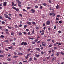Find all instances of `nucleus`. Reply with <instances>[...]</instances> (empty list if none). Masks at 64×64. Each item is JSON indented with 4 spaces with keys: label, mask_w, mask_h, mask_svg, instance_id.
Returning a JSON list of instances; mask_svg holds the SVG:
<instances>
[{
    "label": "nucleus",
    "mask_w": 64,
    "mask_h": 64,
    "mask_svg": "<svg viewBox=\"0 0 64 64\" xmlns=\"http://www.w3.org/2000/svg\"><path fill=\"white\" fill-rule=\"evenodd\" d=\"M16 2L18 4H21L22 3V2H20L19 0H16Z\"/></svg>",
    "instance_id": "f257e3e1"
},
{
    "label": "nucleus",
    "mask_w": 64,
    "mask_h": 64,
    "mask_svg": "<svg viewBox=\"0 0 64 64\" xmlns=\"http://www.w3.org/2000/svg\"><path fill=\"white\" fill-rule=\"evenodd\" d=\"M46 24L47 25H49L50 24V21H48L46 23Z\"/></svg>",
    "instance_id": "f03ea898"
},
{
    "label": "nucleus",
    "mask_w": 64,
    "mask_h": 64,
    "mask_svg": "<svg viewBox=\"0 0 64 64\" xmlns=\"http://www.w3.org/2000/svg\"><path fill=\"white\" fill-rule=\"evenodd\" d=\"M56 59V57H53L52 58V62H53V61H54V60H55V59Z\"/></svg>",
    "instance_id": "7ed1b4c3"
},
{
    "label": "nucleus",
    "mask_w": 64,
    "mask_h": 64,
    "mask_svg": "<svg viewBox=\"0 0 64 64\" xmlns=\"http://www.w3.org/2000/svg\"><path fill=\"white\" fill-rule=\"evenodd\" d=\"M30 11H31L32 12V13H34V12H35V11L34 10V9H31V10H30Z\"/></svg>",
    "instance_id": "20e7f679"
},
{
    "label": "nucleus",
    "mask_w": 64,
    "mask_h": 64,
    "mask_svg": "<svg viewBox=\"0 0 64 64\" xmlns=\"http://www.w3.org/2000/svg\"><path fill=\"white\" fill-rule=\"evenodd\" d=\"M35 56H36V58H38V57H39L40 56V55L38 54V55H37V54H36L35 55Z\"/></svg>",
    "instance_id": "39448f33"
},
{
    "label": "nucleus",
    "mask_w": 64,
    "mask_h": 64,
    "mask_svg": "<svg viewBox=\"0 0 64 64\" xmlns=\"http://www.w3.org/2000/svg\"><path fill=\"white\" fill-rule=\"evenodd\" d=\"M59 5L57 4V6H56V9H59Z\"/></svg>",
    "instance_id": "423d86ee"
},
{
    "label": "nucleus",
    "mask_w": 64,
    "mask_h": 64,
    "mask_svg": "<svg viewBox=\"0 0 64 64\" xmlns=\"http://www.w3.org/2000/svg\"><path fill=\"white\" fill-rule=\"evenodd\" d=\"M4 52V51L2 50H0V53L2 54V53H3Z\"/></svg>",
    "instance_id": "0eeeda50"
},
{
    "label": "nucleus",
    "mask_w": 64,
    "mask_h": 64,
    "mask_svg": "<svg viewBox=\"0 0 64 64\" xmlns=\"http://www.w3.org/2000/svg\"><path fill=\"white\" fill-rule=\"evenodd\" d=\"M36 49L37 51H40V48H36Z\"/></svg>",
    "instance_id": "6e6552de"
},
{
    "label": "nucleus",
    "mask_w": 64,
    "mask_h": 64,
    "mask_svg": "<svg viewBox=\"0 0 64 64\" xmlns=\"http://www.w3.org/2000/svg\"><path fill=\"white\" fill-rule=\"evenodd\" d=\"M7 4V2H4V6H6Z\"/></svg>",
    "instance_id": "1a4fd4ad"
},
{
    "label": "nucleus",
    "mask_w": 64,
    "mask_h": 64,
    "mask_svg": "<svg viewBox=\"0 0 64 64\" xmlns=\"http://www.w3.org/2000/svg\"><path fill=\"white\" fill-rule=\"evenodd\" d=\"M8 48L9 49H13V47L12 46H11L10 47H8Z\"/></svg>",
    "instance_id": "9d476101"
},
{
    "label": "nucleus",
    "mask_w": 64,
    "mask_h": 64,
    "mask_svg": "<svg viewBox=\"0 0 64 64\" xmlns=\"http://www.w3.org/2000/svg\"><path fill=\"white\" fill-rule=\"evenodd\" d=\"M7 60H8V61H11V58H8L7 59Z\"/></svg>",
    "instance_id": "9b49d317"
},
{
    "label": "nucleus",
    "mask_w": 64,
    "mask_h": 64,
    "mask_svg": "<svg viewBox=\"0 0 64 64\" xmlns=\"http://www.w3.org/2000/svg\"><path fill=\"white\" fill-rule=\"evenodd\" d=\"M27 24H28V25H31V23L30 22H27Z\"/></svg>",
    "instance_id": "f8f14e48"
},
{
    "label": "nucleus",
    "mask_w": 64,
    "mask_h": 64,
    "mask_svg": "<svg viewBox=\"0 0 64 64\" xmlns=\"http://www.w3.org/2000/svg\"><path fill=\"white\" fill-rule=\"evenodd\" d=\"M4 42H5L7 43L8 42V40H4Z\"/></svg>",
    "instance_id": "ddd939ff"
},
{
    "label": "nucleus",
    "mask_w": 64,
    "mask_h": 64,
    "mask_svg": "<svg viewBox=\"0 0 64 64\" xmlns=\"http://www.w3.org/2000/svg\"><path fill=\"white\" fill-rule=\"evenodd\" d=\"M38 41V38H36V40L34 41L35 42H37Z\"/></svg>",
    "instance_id": "4468645a"
},
{
    "label": "nucleus",
    "mask_w": 64,
    "mask_h": 64,
    "mask_svg": "<svg viewBox=\"0 0 64 64\" xmlns=\"http://www.w3.org/2000/svg\"><path fill=\"white\" fill-rule=\"evenodd\" d=\"M4 57V56H3V55H1V54H0V57L2 58Z\"/></svg>",
    "instance_id": "2eb2a0df"
},
{
    "label": "nucleus",
    "mask_w": 64,
    "mask_h": 64,
    "mask_svg": "<svg viewBox=\"0 0 64 64\" xmlns=\"http://www.w3.org/2000/svg\"><path fill=\"white\" fill-rule=\"evenodd\" d=\"M18 35L19 36H20V35H22V33L21 32H19L18 33Z\"/></svg>",
    "instance_id": "dca6fc26"
},
{
    "label": "nucleus",
    "mask_w": 64,
    "mask_h": 64,
    "mask_svg": "<svg viewBox=\"0 0 64 64\" xmlns=\"http://www.w3.org/2000/svg\"><path fill=\"white\" fill-rule=\"evenodd\" d=\"M15 10L16 11H18L19 10V9L18 8H16V9Z\"/></svg>",
    "instance_id": "f3484780"
},
{
    "label": "nucleus",
    "mask_w": 64,
    "mask_h": 64,
    "mask_svg": "<svg viewBox=\"0 0 64 64\" xmlns=\"http://www.w3.org/2000/svg\"><path fill=\"white\" fill-rule=\"evenodd\" d=\"M14 2H12V6H14Z\"/></svg>",
    "instance_id": "a211bd4d"
},
{
    "label": "nucleus",
    "mask_w": 64,
    "mask_h": 64,
    "mask_svg": "<svg viewBox=\"0 0 64 64\" xmlns=\"http://www.w3.org/2000/svg\"><path fill=\"white\" fill-rule=\"evenodd\" d=\"M34 30H33L32 32V34H34Z\"/></svg>",
    "instance_id": "6ab92c4d"
},
{
    "label": "nucleus",
    "mask_w": 64,
    "mask_h": 64,
    "mask_svg": "<svg viewBox=\"0 0 64 64\" xmlns=\"http://www.w3.org/2000/svg\"><path fill=\"white\" fill-rule=\"evenodd\" d=\"M42 4L44 6H47V4L45 3H44Z\"/></svg>",
    "instance_id": "aec40b11"
},
{
    "label": "nucleus",
    "mask_w": 64,
    "mask_h": 64,
    "mask_svg": "<svg viewBox=\"0 0 64 64\" xmlns=\"http://www.w3.org/2000/svg\"><path fill=\"white\" fill-rule=\"evenodd\" d=\"M60 54L61 55H64V53L63 52H60Z\"/></svg>",
    "instance_id": "412c9836"
},
{
    "label": "nucleus",
    "mask_w": 64,
    "mask_h": 64,
    "mask_svg": "<svg viewBox=\"0 0 64 64\" xmlns=\"http://www.w3.org/2000/svg\"><path fill=\"white\" fill-rule=\"evenodd\" d=\"M27 44L26 42H24V46H26V45H27Z\"/></svg>",
    "instance_id": "4be33fe9"
},
{
    "label": "nucleus",
    "mask_w": 64,
    "mask_h": 64,
    "mask_svg": "<svg viewBox=\"0 0 64 64\" xmlns=\"http://www.w3.org/2000/svg\"><path fill=\"white\" fill-rule=\"evenodd\" d=\"M12 8L13 9H14V10H16V8L14 7V6L12 7Z\"/></svg>",
    "instance_id": "5701e85b"
},
{
    "label": "nucleus",
    "mask_w": 64,
    "mask_h": 64,
    "mask_svg": "<svg viewBox=\"0 0 64 64\" xmlns=\"http://www.w3.org/2000/svg\"><path fill=\"white\" fill-rule=\"evenodd\" d=\"M32 60V58H30L29 61H31Z\"/></svg>",
    "instance_id": "b1692460"
},
{
    "label": "nucleus",
    "mask_w": 64,
    "mask_h": 64,
    "mask_svg": "<svg viewBox=\"0 0 64 64\" xmlns=\"http://www.w3.org/2000/svg\"><path fill=\"white\" fill-rule=\"evenodd\" d=\"M52 15L53 16V17H55V14L54 13H52Z\"/></svg>",
    "instance_id": "393cba45"
},
{
    "label": "nucleus",
    "mask_w": 64,
    "mask_h": 64,
    "mask_svg": "<svg viewBox=\"0 0 64 64\" xmlns=\"http://www.w3.org/2000/svg\"><path fill=\"white\" fill-rule=\"evenodd\" d=\"M0 37H1V38H4V36L3 35H1L0 36Z\"/></svg>",
    "instance_id": "a878e982"
},
{
    "label": "nucleus",
    "mask_w": 64,
    "mask_h": 64,
    "mask_svg": "<svg viewBox=\"0 0 64 64\" xmlns=\"http://www.w3.org/2000/svg\"><path fill=\"white\" fill-rule=\"evenodd\" d=\"M32 24L33 25H36V23L35 22H33L32 23Z\"/></svg>",
    "instance_id": "bb28decb"
},
{
    "label": "nucleus",
    "mask_w": 64,
    "mask_h": 64,
    "mask_svg": "<svg viewBox=\"0 0 64 64\" xmlns=\"http://www.w3.org/2000/svg\"><path fill=\"white\" fill-rule=\"evenodd\" d=\"M29 39H31V40H33L34 38H29Z\"/></svg>",
    "instance_id": "cd10ccee"
},
{
    "label": "nucleus",
    "mask_w": 64,
    "mask_h": 64,
    "mask_svg": "<svg viewBox=\"0 0 64 64\" xmlns=\"http://www.w3.org/2000/svg\"><path fill=\"white\" fill-rule=\"evenodd\" d=\"M8 29H12V27H10L9 26H8Z\"/></svg>",
    "instance_id": "c85d7f7f"
},
{
    "label": "nucleus",
    "mask_w": 64,
    "mask_h": 64,
    "mask_svg": "<svg viewBox=\"0 0 64 64\" xmlns=\"http://www.w3.org/2000/svg\"><path fill=\"white\" fill-rule=\"evenodd\" d=\"M18 56H13V58H17V57H18Z\"/></svg>",
    "instance_id": "c756f323"
},
{
    "label": "nucleus",
    "mask_w": 64,
    "mask_h": 64,
    "mask_svg": "<svg viewBox=\"0 0 64 64\" xmlns=\"http://www.w3.org/2000/svg\"><path fill=\"white\" fill-rule=\"evenodd\" d=\"M31 48H29L27 50L28 51V52H29V51H30L31 50Z\"/></svg>",
    "instance_id": "7c9ffc66"
},
{
    "label": "nucleus",
    "mask_w": 64,
    "mask_h": 64,
    "mask_svg": "<svg viewBox=\"0 0 64 64\" xmlns=\"http://www.w3.org/2000/svg\"><path fill=\"white\" fill-rule=\"evenodd\" d=\"M24 42H22V43L21 44V45H24Z\"/></svg>",
    "instance_id": "2f4dec72"
},
{
    "label": "nucleus",
    "mask_w": 64,
    "mask_h": 64,
    "mask_svg": "<svg viewBox=\"0 0 64 64\" xmlns=\"http://www.w3.org/2000/svg\"><path fill=\"white\" fill-rule=\"evenodd\" d=\"M18 55H23V54L20 53L18 54Z\"/></svg>",
    "instance_id": "473e14b6"
},
{
    "label": "nucleus",
    "mask_w": 64,
    "mask_h": 64,
    "mask_svg": "<svg viewBox=\"0 0 64 64\" xmlns=\"http://www.w3.org/2000/svg\"><path fill=\"white\" fill-rule=\"evenodd\" d=\"M34 60H37V58H36L35 57H34Z\"/></svg>",
    "instance_id": "72a5a7b5"
},
{
    "label": "nucleus",
    "mask_w": 64,
    "mask_h": 64,
    "mask_svg": "<svg viewBox=\"0 0 64 64\" xmlns=\"http://www.w3.org/2000/svg\"><path fill=\"white\" fill-rule=\"evenodd\" d=\"M42 46L44 47H45L46 46V45H45L44 44H42Z\"/></svg>",
    "instance_id": "f704fd0d"
},
{
    "label": "nucleus",
    "mask_w": 64,
    "mask_h": 64,
    "mask_svg": "<svg viewBox=\"0 0 64 64\" xmlns=\"http://www.w3.org/2000/svg\"><path fill=\"white\" fill-rule=\"evenodd\" d=\"M11 35L12 36H13V35H14V32H11Z\"/></svg>",
    "instance_id": "c9c22d12"
},
{
    "label": "nucleus",
    "mask_w": 64,
    "mask_h": 64,
    "mask_svg": "<svg viewBox=\"0 0 64 64\" xmlns=\"http://www.w3.org/2000/svg\"><path fill=\"white\" fill-rule=\"evenodd\" d=\"M58 32L59 33H62V32L60 31H58Z\"/></svg>",
    "instance_id": "e433bc0d"
},
{
    "label": "nucleus",
    "mask_w": 64,
    "mask_h": 64,
    "mask_svg": "<svg viewBox=\"0 0 64 64\" xmlns=\"http://www.w3.org/2000/svg\"><path fill=\"white\" fill-rule=\"evenodd\" d=\"M27 9H29L31 8V7L28 6L27 7Z\"/></svg>",
    "instance_id": "4c0bfd02"
},
{
    "label": "nucleus",
    "mask_w": 64,
    "mask_h": 64,
    "mask_svg": "<svg viewBox=\"0 0 64 64\" xmlns=\"http://www.w3.org/2000/svg\"><path fill=\"white\" fill-rule=\"evenodd\" d=\"M51 40V39H48L47 40L48 42H49Z\"/></svg>",
    "instance_id": "58836bf2"
},
{
    "label": "nucleus",
    "mask_w": 64,
    "mask_h": 64,
    "mask_svg": "<svg viewBox=\"0 0 64 64\" xmlns=\"http://www.w3.org/2000/svg\"><path fill=\"white\" fill-rule=\"evenodd\" d=\"M28 56H26V59H28Z\"/></svg>",
    "instance_id": "ea45409f"
},
{
    "label": "nucleus",
    "mask_w": 64,
    "mask_h": 64,
    "mask_svg": "<svg viewBox=\"0 0 64 64\" xmlns=\"http://www.w3.org/2000/svg\"><path fill=\"white\" fill-rule=\"evenodd\" d=\"M2 24H5V22L3 21L2 22Z\"/></svg>",
    "instance_id": "a19ab883"
},
{
    "label": "nucleus",
    "mask_w": 64,
    "mask_h": 64,
    "mask_svg": "<svg viewBox=\"0 0 64 64\" xmlns=\"http://www.w3.org/2000/svg\"><path fill=\"white\" fill-rule=\"evenodd\" d=\"M5 17L6 18H8V15H6V16H5Z\"/></svg>",
    "instance_id": "79ce46f5"
},
{
    "label": "nucleus",
    "mask_w": 64,
    "mask_h": 64,
    "mask_svg": "<svg viewBox=\"0 0 64 64\" xmlns=\"http://www.w3.org/2000/svg\"><path fill=\"white\" fill-rule=\"evenodd\" d=\"M27 25H24V28H27Z\"/></svg>",
    "instance_id": "37998d69"
},
{
    "label": "nucleus",
    "mask_w": 64,
    "mask_h": 64,
    "mask_svg": "<svg viewBox=\"0 0 64 64\" xmlns=\"http://www.w3.org/2000/svg\"><path fill=\"white\" fill-rule=\"evenodd\" d=\"M59 53H58L56 54V56H59Z\"/></svg>",
    "instance_id": "c03bdc74"
},
{
    "label": "nucleus",
    "mask_w": 64,
    "mask_h": 64,
    "mask_svg": "<svg viewBox=\"0 0 64 64\" xmlns=\"http://www.w3.org/2000/svg\"><path fill=\"white\" fill-rule=\"evenodd\" d=\"M5 31L6 32H8L9 31V30L7 29H6Z\"/></svg>",
    "instance_id": "a18cd8bd"
},
{
    "label": "nucleus",
    "mask_w": 64,
    "mask_h": 64,
    "mask_svg": "<svg viewBox=\"0 0 64 64\" xmlns=\"http://www.w3.org/2000/svg\"><path fill=\"white\" fill-rule=\"evenodd\" d=\"M62 45V44L59 43V44L58 45V46H59V45Z\"/></svg>",
    "instance_id": "49530a36"
},
{
    "label": "nucleus",
    "mask_w": 64,
    "mask_h": 64,
    "mask_svg": "<svg viewBox=\"0 0 64 64\" xmlns=\"http://www.w3.org/2000/svg\"><path fill=\"white\" fill-rule=\"evenodd\" d=\"M18 49L19 50H22V48L20 47H19L18 48Z\"/></svg>",
    "instance_id": "de8ad7c7"
},
{
    "label": "nucleus",
    "mask_w": 64,
    "mask_h": 64,
    "mask_svg": "<svg viewBox=\"0 0 64 64\" xmlns=\"http://www.w3.org/2000/svg\"><path fill=\"white\" fill-rule=\"evenodd\" d=\"M22 24H20L18 26V27H22Z\"/></svg>",
    "instance_id": "09e8293b"
},
{
    "label": "nucleus",
    "mask_w": 64,
    "mask_h": 64,
    "mask_svg": "<svg viewBox=\"0 0 64 64\" xmlns=\"http://www.w3.org/2000/svg\"><path fill=\"white\" fill-rule=\"evenodd\" d=\"M19 15L20 16H21L22 17V14H19Z\"/></svg>",
    "instance_id": "8fccbe9b"
},
{
    "label": "nucleus",
    "mask_w": 64,
    "mask_h": 64,
    "mask_svg": "<svg viewBox=\"0 0 64 64\" xmlns=\"http://www.w3.org/2000/svg\"><path fill=\"white\" fill-rule=\"evenodd\" d=\"M44 34V32H43L41 33V35H43Z\"/></svg>",
    "instance_id": "3c124183"
},
{
    "label": "nucleus",
    "mask_w": 64,
    "mask_h": 64,
    "mask_svg": "<svg viewBox=\"0 0 64 64\" xmlns=\"http://www.w3.org/2000/svg\"><path fill=\"white\" fill-rule=\"evenodd\" d=\"M59 23H60V24H61L62 23V21H59L58 22Z\"/></svg>",
    "instance_id": "603ef678"
},
{
    "label": "nucleus",
    "mask_w": 64,
    "mask_h": 64,
    "mask_svg": "<svg viewBox=\"0 0 64 64\" xmlns=\"http://www.w3.org/2000/svg\"><path fill=\"white\" fill-rule=\"evenodd\" d=\"M51 46H52V44H50L48 46V47H51Z\"/></svg>",
    "instance_id": "864d4df0"
},
{
    "label": "nucleus",
    "mask_w": 64,
    "mask_h": 64,
    "mask_svg": "<svg viewBox=\"0 0 64 64\" xmlns=\"http://www.w3.org/2000/svg\"><path fill=\"white\" fill-rule=\"evenodd\" d=\"M32 44H35V42H32Z\"/></svg>",
    "instance_id": "5fc2aeb1"
},
{
    "label": "nucleus",
    "mask_w": 64,
    "mask_h": 64,
    "mask_svg": "<svg viewBox=\"0 0 64 64\" xmlns=\"http://www.w3.org/2000/svg\"><path fill=\"white\" fill-rule=\"evenodd\" d=\"M28 35H30V32H28Z\"/></svg>",
    "instance_id": "6e6d98bb"
},
{
    "label": "nucleus",
    "mask_w": 64,
    "mask_h": 64,
    "mask_svg": "<svg viewBox=\"0 0 64 64\" xmlns=\"http://www.w3.org/2000/svg\"><path fill=\"white\" fill-rule=\"evenodd\" d=\"M8 19H11V18H10V17H8Z\"/></svg>",
    "instance_id": "4d7b16f0"
},
{
    "label": "nucleus",
    "mask_w": 64,
    "mask_h": 64,
    "mask_svg": "<svg viewBox=\"0 0 64 64\" xmlns=\"http://www.w3.org/2000/svg\"><path fill=\"white\" fill-rule=\"evenodd\" d=\"M18 6H19V7H21V5L19 4H18Z\"/></svg>",
    "instance_id": "13d9d810"
},
{
    "label": "nucleus",
    "mask_w": 64,
    "mask_h": 64,
    "mask_svg": "<svg viewBox=\"0 0 64 64\" xmlns=\"http://www.w3.org/2000/svg\"><path fill=\"white\" fill-rule=\"evenodd\" d=\"M48 2H49V3H51V0H49Z\"/></svg>",
    "instance_id": "bf43d9fd"
},
{
    "label": "nucleus",
    "mask_w": 64,
    "mask_h": 64,
    "mask_svg": "<svg viewBox=\"0 0 64 64\" xmlns=\"http://www.w3.org/2000/svg\"><path fill=\"white\" fill-rule=\"evenodd\" d=\"M35 8H38V6H35Z\"/></svg>",
    "instance_id": "052dcab7"
},
{
    "label": "nucleus",
    "mask_w": 64,
    "mask_h": 64,
    "mask_svg": "<svg viewBox=\"0 0 64 64\" xmlns=\"http://www.w3.org/2000/svg\"><path fill=\"white\" fill-rule=\"evenodd\" d=\"M37 43H38L39 44L40 43V41H39L38 42H37Z\"/></svg>",
    "instance_id": "680f3d73"
},
{
    "label": "nucleus",
    "mask_w": 64,
    "mask_h": 64,
    "mask_svg": "<svg viewBox=\"0 0 64 64\" xmlns=\"http://www.w3.org/2000/svg\"><path fill=\"white\" fill-rule=\"evenodd\" d=\"M5 50H6V51H8V49L6 48L5 49Z\"/></svg>",
    "instance_id": "e2e57ef3"
},
{
    "label": "nucleus",
    "mask_w": 64,
    "mask_h": 64,
    "mask_svg": "<svg viewBox=\"0 0 64 64\" xmlns=\"http://www.w3.org/2000/svg\"><path fill=\"white\" fill-rule=\"evenodd\" d=\"M2 18H3L1 16H0V19H2Z\"/></svg>",
    "instance_id": "0e129e2a"
},
{
    "label": "nucleus",
    "mask_w": 64,
    "mask_h": 64,
    "mask_svg": "<svg viewBox=\"0 0 64 64\" xmlns=\"http://www.w3.org/2000/svg\"><path fill=\"white\" fill-rule=\"evenodd\" d=\"M43 26L44 27L45 26V24L44 23L43 24Z\"/></svg>",
    "instance_id": "69168bd1"
},
{
    "label": "nucleus",
    "mask_w": 64,
    "mask_h": 64,
    "mask_svg": "<svg viewBox=\"0 0 64 64\" xmlns=\"http://www.w3.org/2000/svg\"><path fill=\"white\" fill-rule=\"evenodd\" d=\"M15 44H16L15 42H13L12 43V45H15Z\"/></svg>",
    "instance_id": "338daca9"
},
{
    "label": "nucleus",
    "mask_w": 64,
    "mask_h": 64,
    "mask_svg": "<svg viewBox=\"0 0 64 64\" xmlns=\"http://www.w3.org/2000/svg\"><path fill=\"white\" fill-rule=\"evenodd\" d=\"M40 9H42V6H41L40 8Z\"/></svg>",
    "instance_id": "774afa93"
}]
</instances>
